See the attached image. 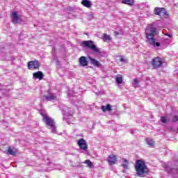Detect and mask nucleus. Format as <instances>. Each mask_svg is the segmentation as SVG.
Masks as SVG:
<instances>
[{
	"mask_svg": "<svg viewBox=\"0 0 178 178\" xmlns=\"http://www.w3.org/2000/svg\"><path fill=\"white\" fill-rule=\"evenodd\" d=\"M156 29L153 26H148L145 29V35L146 38H147L149 43L150 45H153V47H160L161 44L156 42H155V39L154 38V35H156Z\"/></svg>",
	"mask_w": 178,
	"mask_h": 178,
	"instance_id": "nucleus-1",
	"label": "nucleus"
},
{
	"mask_svg": "<svg viewBox=\"0 0 178 178\" xmlns=\"http://www.w3.org/2000/svg\"><path fill=\"white\" fill-rule=\"evenodd\" d=\"M135 169L136 174L138 176H139V177H145V176L148 175V167H147V165H145V162L141 160L136 161Z\"/></svg>",
	"mask_w": 178,
	"mask_h": 178,
	"instance_id": "nucleus-2",
	"label": "nucleus"
},
{
	"mask_svg": "<svg viewBox=\"0 0 178 178\" xmlns=\"http://www.w3.org/2000/svg\"><path fill=\"white\" fill-rule=\"evenodd\" d=\"M40 113L43 118V122H44L47 126H49V129H51V133L56 134V127L55 126V121H54V119L48 116L45 111H40Z\"/></svg>",
	"mask_w": 178,
	"mask_h": 178,
	"instance_id": "nucleus-3",
	"label": "nucleus"
},
{
	"mask_svg": "<svg viewBox=\"0 0 178 178\" xmlns=\"http://www.w3.org/2000/svg\"><path fill=\"white\" fill-rule=\"evenodd\" d=\"M82 45L86 47V48H90L94 52H99V49L95 46L92 40H86L82 42Z\"/></svg>",
	"mask_w": 178,
	"mask_h": 178,
	"instance_id": "nucleus-4",
	"label": "nucleus"
},
{
	"mask_svg": "<svg viewBox=\"0 0 178 178\" xmlns=\"http://www.w3.org/2000/svg\"><path fill=\"white\" fill-rule=\"evenodd\" d=\"M154 15H157L158 16L163 17L164 19L168 18V16L166 10H165V8L158 7H156L154 9Z\"/></svg>",
	"mask_w": 178,
	"mask_h": 178,
	"instance_id": "nucleus-5",
	"label": "nucleus"
},
{
	"mask_svg": "<svg viewBox=\"0 0 178 178\" xmlns=\"http://www.w3.org/2000/svg\"><path fill=\"white\" fill-rule=\"evenodd\" d=\"M163 61H162V58L159 57H156L152 59V65L154 69H158L162 66Z\"/></svg>",
	"mask_w": 178,
	"mask_h": 178,
	"instance_id": "nucleus-6",
	"label": "nucleus"
},
{
	"mask_svg": "<svg viewBox=\"0 0 178 178\" xmlns=\"http://www.w3.org/2000/svg\"><path fill=\"white\" fill-rule=\"evenodd\" d=\"M41 65L40 64V61L33 60L28 63V68L30 70H35V69H39Z\"/></svg>",
	"mask_w": 178,
	"mask_h": 178,
	"instance_id": "nucleus-7",
	"label": "nucleus"
},
{
	"mask_svg": "<svg viewBox=\"0 0 178 178\" xmlns=\"http://www.w3.org/2000/svg\"><path fill=\"white\" fill-rule=\"evenodd\" d=\"M107 162L111 166H112V165H116V163L118 162V157L116 155L111 154L107 158Z\"/></svg>",
	"mask_w": 178,
	"mask_h": 178,
	"instance_id": "nucleus-8",
	"label": "nucleus"
},
{
	"mask_svg": "<svg viewBox=\"0 0 178 178\" xmlns=\"http://www.w3.org/2000/svg\"><path fill=\"white\" fill-rule=\"evenodd\" d=\"M77 143L80 149H83V151H86V149L88 148V146H87V142H86V140L83 138L79 139Z\"/></svg>",
	"mask_w": 178,
	"mask_h": 178,
	"instance_id": "nucleus-9",
	"label": "nucleus"
},
{
	"mask_svg": "<svg viewBox=\"0 0 178 178\" xmlns=\"http://www.w3.org/2000/svg\"><path fill=\"white\" fill-rule=\"evenodd\" d=\"M12 22L14 24H17L19 23V15H17V13L16 11H13L11 14Z\"/></svg>",
	"mask_w": 178,
	"mask_h": 178,
	"instance_id": "nucleus-10",
	"label": "nucleus"
},
{
	"mask_svg": "<svg viewBox=\"0 0 178 178\" xmlns=\"http://www.w3.org/2000/svg\"><path fill=\"white\" fill-rule=\"evenodd\" d=\"M55 99H56V95L54 93H49L48 95L44 96L43 97L44 101H54Z\"/></svg>",
	"mask_w": 178,
	"mask_h": 178,
	"instance_id": "nucleus-11",
	"label": "nucleus"
},
{
	"mask_svg": "<svg viewBox=\"0 0 178 178\" xmlns=\"http://www.w3.org/2000/svg\"><path fill=\"white\" fill-rule=\"evenodd\" d=\"M33 77L35 79H38V80H42V79H44V74L42 73V72L38 71L33 73Z\"/></svg>",
	"mask_w": 178,
	"mask_h": 178,
	"instance_id": "nucleus-12",
	"label": "nucleus"
},
{
	"mask_svg": "<svg viewBox=\"0 0 178 178\" xmlns=\"http://www.w3.org/2000/svg\"><path fill=\"white\" fill-rule=\"evenodd\" d=\"M146 144L150 147L154 148L155 147V141L151 138H147L145 139Z\"/></svg>",
	"mask_w": 178,
	"mask_h": 178,
	"instance_id": "nucleus-13",
	"label": "nucleus"
},
{
	"mask_svg": "<svg viewBox=\"0 0 178 178\" xmlns=\"http://www.w3.org/2000/svg\"><path fill=\"white\" fill-rule=\"evenodd\" d=\"M79 64L81 66H87L88 65V61L87 60V57L86 56H81L79 58Z\"/></svg>",
	"mask_w": 178,
	"mask_h": 178,
	"instance_id": "nucleus-14",
	"label": "nucleus"
},
{
	"mask_svg": "<svg viewBox=\"0 0 178 178\" xmlns=\"http://www.w3.org/2000/svg\"><path fill=\"white\" fill-rule=\"evenodd\" d=\"M89 59L90 60L91 64L93 65V66H95L96 67H101V63H99V61L91 57H89Z\"/></svg>",
	"mask_w": 178,
	"mask_h": 178,
	"instance_id": "nucleus-15",
	"label": "nucleus"
},
{
	"mask_svg": "<svg viewBox=\"0 0 178 178\" xmlns=\"http://www.w3.org/2000/svg\"><path fill=\"white\" fill-rule=\"evenodd\" d=\"M121 166L124 169H129V161L126 159H122Z\"/></svg>",
	"mask_w": 178,
	"mask_h": 178,
	"instance_id": "nucleus-16",
	"label": "nucleus"
},
{
	"mask_svg": "<svg viewBox=\"0 0 178 178\" xmlns=\"http://www.w3.org/2000/svg\"><path fill=\"white\" fill-rule=\"evenodd\" d=\"M101 109L103 112H106V111H108V112H111L112 106H111V104H107L106 106H102Z\"/></svg>",
	"mask_w": 178,
	"mask_h": 178,
	"instance_id": "nucleus-17",
	"label": "nucleus"
},
{
	"mask_svg": "<svg viewBox=\"0 0 178 178\" xmlns=\"http://www.w3.org/2000/svg\"><path fill=\"white\" fill-rule=\"evenodd\" d=\"M122 3L129 6H133L134 5V0H122Z\"/></svg>",
	"mask_w": 178,
	"mask_h": 178,
	"instance_id": "nucleus-18",
	"label": "nucleus"
},
{
	"mask_svg": "<svg viewBox=\"0 0 178 178\" xmlns=\"http://www.w3.org/2000/svg\"><path fill=\"white\" fill-rule=\"evenodd\" d=\"M165 169L168 173H175V172H177V170L175 168H172L170 166L167 165L165 167Z\"/></svg>",
	"mask_w": 178,
	"mask_h": 178,
	"instance_id": "nucleus-19",
	"label": "nucleus"
},
{
	"mask_svg": "<svg viewBox=\"0 0 178 178\" xmlns=\"http://www.w3.org/2000/svg\"><path fill=\"white\" fill-rule=\"evenodd\" d=\"M81 3L83 6H86V8H91V2L88 0H83Z\"/></svg>",
	"mask_w": 178,
	"mask_h": 178,
	"instance_id": "nucleus-20",
	"label": "nucleus"
},
{
	"mask_svg": "<svg viewBox=\"0 0 178 178\" xmlns=\"http://www.w3.org/2000/svg\"><path fill=\"white\" fill-rule=\"evenodd\" d=\"M115 81L118 84H122L123 83V77L122 76H115Z\"/></svg>",
	"mask_w": 178,
	"mask_h": 178,
	"instance_id": "nucleus-21",
	"label": "nucleus"
},
{
	"mask_svg": "<svg viewBox=\"0 0 178 178\" xmlns=\"http://www.w3.org/2000/svg\"><path fill=\"white\" fill-rule=\"evenodd\" d=\"M66 116H72L73 115V111L72 109H67L65 111Z\"/></svg>",
	"mask_w": 178,
	"mask_h": 178,
	"instance_id": "nucleus-22",
	"label": "nucleus"
},
{
	"mask_svg": "<svg viewBox=\"0 0 178 178\" xmlns=\"http://www.w3.org/2000/svg\"><path fill=\"white\" fill-rule=\"evenodd\" d=\"M8 152L10 155H15L16 152L13 151V149H11L10 147H8Z\"/></svg>",
	"mask_w": 178,
	"mask_h": 178,
	"instance_id": "nucleus-23",
	"label": "nucleus"
},
{
	"mask_svg": "<svg viewBox=\"0 0 178 178\" xmlns=\"http://www.w3.org/2000/svg\"><path fill=\"white\" fill-rule=\"evenodd\" d=\"M84 163H86V165H88V168H92V162H91L90 160H86L84 161Z\"/></svg>",
	"mask_w": 178,
	"mask_h": 178,
	"instance_id": "nucleus-24",
	"label": "nucleus"
},
{
	"mask_svg": "<svg viewBox=\"0 0 178 178\" xmlns=\"http://www.w3.org/2000/svg\"><path fill=\"white\" fill-rule=\"evenodd\" d=\"M104 38L106 41H111V36L106 33L104 34Z\"/></svg>",
	"mask_w": 178,
	"mask_h": 178,
	"instance_id": "nucleus-25",
	"label": "nucleus"
},
{
	"mask_svg": "<svg viewBox=\"0 0 178 178\" xmlns=\"http://www.w3.org/2000/svg\"><path fill=\"white\" fill-rule=\"evenodd\" d=\"M161 122L162 123H167L168 120L166 119V117H161Z\"/></svg>",
	"mask_w": 178,
	"mask_h": 178,
	"instance_id": "nucleus-26",
	"label": "nucleus"
},
{
	"mask_svg": "<svg viewBox=\"0 0 178 178\" xmlns=\"http://www.w3.org/2000/svg\"><path fill=\"white\" fill-rule=\"evenodd\" d=\"M172 122H178V116L177 115H175L172 117Z\"/></svg>",
	"mask_w": 178,
	"mask_h": 178,
	"instance_id": "nucleus-27",
	"label": "nucleus"
},
{
	"mask_svg": "<svg viewBox=\"0 0 178 178\" xmlns=\"http://www.w3.org/2000/svg\"><path fill=\"white\" fill-rule=\"evenodd\" d=\"M134 86H138V79H134Z\"/></svg>",
	"mask_w": 178,
	"mask_h": 178,
	"instance_id": "nucleus-28",
	"label": "nucleus"
},
{
	"mask_svg": "<svg viewBox=\"0 0 178 178\" xmlns=\"http://www.w3.org/2000/svg\"><path fill=\"white\" fill-rule=\"evenodd\" d=\"M129 60H127V59H126V58H123V57H121L120 58V61H121V62H124L125 63H127V61H128Z\"/></svg>",
	"mask_w": 178,
	"mask_h": 178,
	"instance_id": "nucleus-29",
	"label": "nucleus"
},
{
	"mask_svg": "<svg viewBox=\"0 0 178 178\" xmlns=\"http://www.w3.org/2000/svg\"><path fill=\"white\" fill-rule=\"evenodd\" d=\"M165 35H166L167 37H170V38H172V34L170 33H165Z\"/></svg>",
	"mask_w": 178,
	"mask_h": 178,
	"instance_id": "nucleus-30",
	"label": "nucleus"
},
{
	"mask_svg": "<svg viewBox=\"0 0 178 178\" xmlns=\"http://www.w3.org/2000/svg\"><path fill=\"white\" fill-rule=\"evenodd\" d=\"M115 33L116 35H119V32H115Z\"/></svg>",
	"mask_w": 178,
	"mask_h": 178,
	"instance_id": "nucleus-31",
	"label": "nucleus"
},
{
	"mask_svg": "<svg viewBox=\"0 0 178 178\" xmlns=\"http://www.w3.org/2000/svg\"><path fill=\"white\" fill-rule=\"evenodd\" d=\"M92 17H93V15H92Z\"/></svg>",
	"mask_w": 178,
	"mask_h": 178,
	"instance_id": "nucleus-32",
	"label": "nucleus"
}]
</instances>
